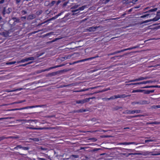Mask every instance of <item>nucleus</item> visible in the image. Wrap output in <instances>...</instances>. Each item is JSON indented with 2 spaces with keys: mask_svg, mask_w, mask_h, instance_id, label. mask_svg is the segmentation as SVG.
<instances>
[{
  "mask_svg": "<svg viewBox=\"0 0 160 160\" xmlns=\"http://www.w3.org/2000/svg\"><path fill=\"white\" fill-rule=\"evenodd\" d=\"M150 140H145V142H149V141H150Z\"/></svg>",
  "mask_w": 160,
  "mask_h": 160,
  "instance_id": "obj_64",
  "label": "nucleus"
},
{
  "mask_svg": "<svg viewBox=\"0 0 160 160\" xmlns=\"http://www.w3.org/2000/svg\"><path fill=\"white\" fill-rule=\"evenodd\" d=\"M135 113L134 110H131L130 112V114H133Z\"/></svg>",
  "mask_w": 160,
  "mask_h": 160,
  "instance_id": "obj_52",
  "label": "nucleus"
},
{
  "mask_svg": "<svg viewBox=\"0 0 160 160\" xmlns=\"http://www.w3.org/2000/svg\"><path fill=\"white\" fill-rule=\"evenodd\" d=\"M24 109V107L20 108H17L14 109H12V110H10V111H14V110H22Z\"/></svg>",
  "mask_w": 160,
  "mask_h": 160,
  "instance_id": "obj_25",
  "label": "nucleus"
},
{
  "mask_svg": "<svg viewBox=\"0 0 160 160\" xmlns=\"http://www.w3.org/2000/svg\"><path fill=\"white\" fill-rule=\"evenodd\" d=\"M63 12H61L60 13H59L58 14H57V15H56V16L57 17V18L61 16L62 13H63Z\"/></svg>",
  "mask_w": 160,
  "mask_h": 160,
  "instance_id": "obj_49",
  "label": "nucleus"
},
{
  "mask_svg": "<svg viewBox=\"0 0 160 160\" xmlns=\"http://www.w3.org/2000/svg\"><path fill=\"white\" fill-rule=\"evenodd\" d=\"M138 46H134L133 47H130L129 48L122 49L120 50L116 51L113 52L111 54V55H114V54H117L118 53H120V52H124V51H127L128 50H132L133 49H135V48H138Z\"/></svg>",
  "mask_w": 160,
  "mask_h": 160,
  "instance_id": "obj_4",
  "label": "nucleus"
},
{
  "mask_svg": "<svg viewBox=\"0 0 160 160\" xmlns=\"http://www.w3.org/2000/svg\"><path fill=\"white\" fill-rule=\"evenodd\" d=\"M38 160H46V159L42 158H38Z\"/></svg>",
  "mask_w": 160,
  "mask_h": 160,
  "instance_id": "obj_50",
  "label": "nucleus"
},
{
  "mask_svg": "<svg viewBox=\"0 0 160 160\" xmlns=\"http://www.w3.org/2000/svg\"><path fill=\"white\" fill-rule=\"evenodd\" d=\"M23 89L22 88H18L16 89H13L11 91V92H15L17 91H21Z\"/></svg>",
  "mask_w": 160,
  "mask_h": 160,
  "instance_id": "obj_24",
  "label": "nucleus"
},
{
  "mask_svg": "<svg viewBox=\"0 0 160 160\" xmlns=\"http://www.w3.org/2000/svg\"><path fill=\"white\" fill-rule=\"evenodd\" d=\"M139 82H136V83H132L129 84L130 85H139Z\"/></svg>",
  "mask_w": 160,
  "mask_h": 160,
  "instance_id": "obj_40",
  "label": "nucleus"
},
{
  "mask_svg": "<svg viewBox=\"0 0 160 160\" xmlns=\"http://www.w3.org/2000/svg\"><path fill=\"white\" fill-rule=\"evenodd\" d=\"M157 10V8H155L153 9H150V10L148 11L149 12H153L156 11Z\"/></svg>",
  "mask_w": 160,
  "mask_h": 160,
  "instance_id": "obj_32",
  "label": "nucleus"
},
{
  "mask_svg": "<svg viewBox=\"0 0 160 160\" xmlns=\"http://www.w3.org/2000/svg\"><path fill=\"white\" fill-rule=\"evenodd\" d=\"M27 65H28V64L26 63V64H22V65H20V66H22V67H25Z\"/></svg>",
  "mask_w": 160,
  "mask_h": 160,
  "instance_id": "obj_53",
  "label": "nucleus"
},
{
  "mask_svg": "<svg viewBox=\"0 0 160 160\" xmlns=\"http://www.w3.org/2000/svg\"><path fill=\"white\" fill-rule=\"evenodd\" d=\"M56 3V2L55 1H52L51 3L50 4V6H52L55 3Z\"/></svg>",
  "mask_w": 160,
  "mask_h": 160,
  "instance_id": "obj_35",
  "label": "nucleus"
},
{
  "mask_svg": "<svg viewBox=\"0 0 160 160\" xmlns=\"http://www.w3.org/2000/svg\"><path fill=\"white\" fill-rule=\"evenodd\" d=\"M44 105H35V106H27L24 107V109H28L29 108H42V107Z\"/></svg>",
  "mask_w": 160,
  "mask_h": 160,
  "instance_id": "obj_7",
  "label": "nucleus"
},
{
  "mask_svg": "<svg viewBox=\"0 0 160 160\" xmlns=\"http://www.w3.org/2000/svg\"><path fill=\"white\" fill-rule=\"evenodd\" d=\"M21 13L23 15H24L26 14H27V12L25 11V10H22V11H21Z\"/></svg>",
  "mask_w": 160,
  "mask_h": 160,
  "instance_id": "obj_39",
  "label": "nucleus"
},
{
  "mask_svg": "<svg viewBox=\"0 0 160 160\" xmlns=\"http://www.w3.org/2000/svg\"><path fill=\"white\" fill-rule=\"evenodd\" d=\"M133 9H134V8H131L128 10H127L126 12H124V13L121 15V18H122V17H124V16H125L126 14H128L131 12H132Z\"/></svg>",
  "mask_w": 160,
  "mask_h": 160,
  "instance_id": "obj_8",
  "label": "nucleus"
},
{
  "mask_svg": "<svg viewBox=\"0 0 160 160\" xmlns=\"http://www.w3.org/2000/svg\"><path fill=\"white\" fill-rule=\"evenodd\" d=\"M135 113H138L141 112V110H134Z\"/></svg>",
  "mask_w": 160,
  "mask_h": 160,
  "instance_id": "obj_42",
  "label": "nucleus"
},
{
  "mask_svg": "<svg viewBox=\"0 0 160 160\" xmlns=\"http://www.w3.org/2000/svg\"><path fill=\"white\" fill-rule=\"evenodd\" d=\"M5 0H1L0 1V4H2L5 1Z\"/></svg>",
  "mask_w": 160,
  "mask_h": 160,
  "instance_id": "obj_54",
  "label": "nucleus"
},
{
  "mask_svg": "<svg viewBox=\"0 0 160 160\" xmlns=\"http://www.w3.org/2000/svg\"><path fill=\"white\" fill-rule=\"evenodd\" d=\"M86 111V110L85 109H80L79 110H77L75 112H85Z\"/></svg>",
  "mask_w": 160,
  "mask_h": 160,
  "instance_id": "obj_21",
  "label": "nucleus"
},
{
  "mask_svg": "<svg viewBox=\"0 0 160 160\" xmlns=\"http://www.w3.org/2000/svg\"><path fill=\"white\" fill-rule=\"evenodd\" d=\"M148 78V77H140L138 78H136L137 81H140L141 80H144L147 79Z\"/></svg>",
  "mask_w": 160,
  "mask_h": 160,
  "instance_id": "obj_15",
  "label": "nucleus"
},
{
  "mask_svg": "<svg viewBox=\"0 0 160 160\" xmlns=\"http://www.w3.org/2000/svg\"><path fill=\"white\" fill-rule=\"evenodd\" d=\"M142 90V92H143L144 94H150V90Z\"/></svg>",
  "mask_w": 160,
  "mask_h": 160,
  "instance_id": "obj_20",
  "label": "nucleus"
},
{
  "mask_svg": "<svg viewBox=\"0 0 160 160\" xmlns=\"http://www.w3.org/2000/svg\"><path fill=\"white\" fill-rule=\"evenodd\" d=\"M24 101H20L19 102H14V103H17V104L20 103H22V102H24Z\"/></svg>",
  "mask_w": 160,
  "mask_h": 160,
  "instance_id": "obj_45",
  "label": "nucleus"
},
{
  "mask_svg": "<svg viewBox=\"0 0 160 160\" xmlns=\"http://www.w3.org/2000/svg\"><path fill=\"white\" fill-rule=\"evenodd\" d=\"M118 98H124L127 97V96L125 94H122V95H118Z\"/></svg>",
  "mask_w": 160,
  "mask_h": 160,
  "instance_id": "obj_19",
  "label": "nucleus"
},
{
  "mask_svg": "<svg viewBox=\"0 0 160 160\" xmlns=\"http://www.w3.org/2000/svg\"><path fill=\"white\" fill-rule=\"evenodd\" d=\"M95 57H92L88 58H85L83 59H82L79 60H78L76 61L73 62H70L69 63V64L70 65H73L76 63H78L80 62H84L87 61H88L89 60H91L92 59H93L95 58Z\"/></svg>",
  "mask_w": 160,
  "mask_h": 160,
  "instance_id": "obj_5",
  "label": "nucleus"
},
{
  "mask_svg": "<svg viewBox=\"0 0 160 160\" xmlns=\"http://www.w3.org/2000/svg\"><path fill=\"white\" fill-rule=\"evenodd\" d=\"M68 2H69V1H67V2H64L63 4V7H65L67 5V4H68Z\"/></svg>",
  "mask_w": 160,
  "mask_h": 160,
  "instance_id": "obj_41",
  "label": "nucleus"
},
{
  "mask_svg": "<svg viewBox=\"0 0 160 160\" xmlns=\"http://www.w3.org/2000/svg\"><path fill=\"white\" fill-rule=\"evenodd\" d=\"M64 64H61V65H56V66H55L54 67H50L49 68V70H51V69H52L53 68H57L60 67L64 66Z\"/></svg>",
  "mask_w": 160,
  "mask_h": 160,
  "instance_id": "obj_16",
  "label": "nucleus"
},
{
  "mask_svg": "<svg viewBox=\"0 0 160 160\" xmlns=\"http://www.w3.org/2000/svg\"><path fill=\"white\" fill-rule=\"evenodd\" d=\"M157 14L156 17L152 19H151L149 20H147L143 22V23H147L150 21H156L159 20L160 18V11H158L157 12Z\"/></svg>",
  "mask_w": 160,
  "mask_h": 160,
  "instance_id": "obj_1",
  "label": "nucleus"
},
{
  "mask_svg": "<svg viewBox=\"0 0 160 160\" xmlns=\"http://www.w3.org/2000/svg\"><path fill=\"white\" fill-rule=\"evenodd\" d=\"M25 120L24 119H18L16 120V121L18 122H21L22 121H25Z\"/></svg>",
  "mask_w": 160,
  "mask_h": 160,
  "instance_id": "obj_46",
  "label": "nucleus"
},
{
  "mask_svg": "<svg viewBox=\"0 0 160 160\" xmlns=\"http://www.w3.org/2000/svg\"><path fill=\"white\" fill-rule=\"evenodd\" d=\"M79 6H80V5L75 4V5L72 6L71 8V9H76V8H78Z\"/></svg>",
  "mask_w": 160,
  "mask_h": 160,
  "instance_id": "obj_26",
  "label": "nucleus"
},
{
  "mask_svg": "<svg viewBox=\"0 0 160 160\" xmlns=\"http://www.w3.org/2000/svg\"><path fill=\"white\" fill-rule=\"evenodd\" d=\"M152 82V81L151 80H148L147 81H144L142 82H139L140 84H146L147 83H151Z\"/></svg>",
  "mask_w": 160,
  "mask_h": 160,
  "instance_id": "obj_17",
  "label": "nucleus"
},
{
  "mask_svg": "<svg viewBox=\"0 0 160 160\" xmlns=\"http://www.w3.org/2000/svg\"><path fill=\"white\" fill-rule=\"evenodd\" d=\"M34 60V58L33 57H30L28 58H25L24 59H23L21 60L18 61L17 62L18 63H23L29 60Z\"/></svg>",
  "mask_w": 160,
  "mask_h": 160,
  "instance_id": "obj_6",
  "label": "nucleus"
},
{
  "mask_svg": "<svg viewBox=\"0 0 160 160\" xmlns=\"http://www.w3.org/2000/svg\"><path fill=\"white\" fill-rule=\"evenodd\" d=\"M13 19H15L16 21L17 22H19V19L18 18H13Z\"/></svg>",
  "mask_w": 160,
  "mask_h": 160,
  "instance_id": "obj_43",
  "label": "nucleus"
},
{
  "mask_svg": "<svg viewBox=\"0 0 160 160\" xmlns=\"http://www.w3.org/2000/svg\"><path fill=\"white\" fill-rule=\"evenodd\" d=\"M2 14L3 15H5L6 14L5 10V9H4L3 10V11H2Z\"/></svg>",
  "mask_w": 160,
  "mask_h": 160,
  "instance_id": "obj_58",
  "label": "nucleus"
},
{
  "mask_svg": "<svg viewBox=\"0 0 160 160\" xmlns=\"http://www.w3.org/2000/svg\"><path fill=\"white\" fill-rule=\"evenodd\" d=\"M26 128L28 129H32V130H37L38 129V128H33L32 127L30 126H27L26 127Z\"/></svg>",
  "mask_w": 160,
  "mask_h": 160,
  "instance_id": "obj_23",
  "label": "nucleus"
},
{
  "mask_svg": "<svg viewBox=\"0 0 160 160\" xmlns=\"http://www.w3.org/2000/svg\"><path fill=\"white\" fill-rule=\"evenodd\" d=\"M142 89H136V90H133L132 91V93H135V92H142Z\"/></svg>",
  "mask_w": 160,
  "mask_h": 160,
  "instance_id": "obj_18",
  "label": "nucleus"
},
{
  "mask_svg": "<svg viewBox=\"0 0 160 160\" xmlns=\"http://www.w3.org/2000/svg\"><path fill=\"white\" fill-rule=\"evenodd\" d=\"M57 18V17L56 15L54 17H52V18H50L48 19V20L45 21V22H42V23H41V24H38V25H42V24H44V23H45L46 22H47L49 21H51L52 20H54V19H56Z\"/></svg>",
  "mask_w": 160,
  "mask_h": 160,
  "instance_id": "obj_9",
  "label": "nucleus"
},
{
  "mask_svg": "<svg viewBox=\"0 0 160 160\" xmlns=\"http://www.w3.org/2000/svg\"><path fill=\"white\" fill-rule=\"evenodd\" d=\"M154 88H160V86L158 85H154Z\"/></svg>",
  "mask_w": 160,
  "mask_h": 160,
  "instance_id": "obj_55",
  "label": "nucleus"
},
{
  "mask_svg": "<svg viewBox=\"0 0 160 160\" xmlns=\"http://www.w3.org/2000/svg\"><path fill=\"white\" fill-rule=\"evenodd\" d=\"M11 11H12V9L11 8H8V9L6 13L8 14H9L11 12Z\"/></svg>",
  "mask_w": 160,
  "mask_h": 160,
  "instance_id": "obj_33",
  "label": "nucleus"
},
{
  "mask_svg": "<svg viewBox=\"0 0 160 160\" xmlns=\"http://www.w3.org/2000/svg\"><path fill=\"white\" fill-rule=\"evenodd\" d=\"M154 88V85L148 86L141 88Z\"/></svg>",
  "mask_w": 160,
  "mask_h": 160,
  "instance_id": "obj_22",
  "label": "nucleus"
},
{
  "mask_svg": "<svg viewBox=\"0 0 160 160\" xmlns=\"http://www.w3.org/2000/svg\"><path fill=\"white\" fill-rule=\"evenodd\" d=\"M22 149L24 150H28L29 149V148L28 147H22Z\"/></svg>",
  "mask_w": 160,
  "mask_h": 160,
  "instance_id": "obj_38",
  "label": "nucleus"
},
{
  "mask_svg": "<svg viewBox=\"0 0 160 160\" xmlns=\"http://www.w3.org/2000/svg\"><path fill=\"white\" fill-rule=\"evenodd\" d=\"M139 7H140L139 6H137V7H134V9L138 8H139Z\"/></svg>",
  "mask_w": 160,
  "mask_h": 160,
  "instance_id": "obj_63",
  "label": "nucleus"
},
{
  "mask_svg": "<svg viewBox=\"0 0 160 160\" xmlns=\"http://www.w3.org/2000/svg\"><path fill=\"white\" fill-rule=\"evenodd\" d=\"M133 143V142H124L122 143V144L125 145H129L130 144H132Z\"/></svg>",
  "mask_w": 160,
  "mask_h": 160,
  "instance_id": "obj_28",
  "label": "nucleus"
},
{
  "mask_svg": "<svg viewBox=\"0 0 160 160\" xmlns=\"http://www.w3.org/2000/svg\"><path fill=\"white\" fill-rule=\"evenodd\" d=\"M71 57V55H66L64 57L61 58V60L64 61L68 59H70Z\"/></svg>",
  "mask_w": 160,
  "mask_h": 160,
  "instance_id": "obj_10",
  "label": "nucleus"
},
{
  "mask_svg": "<svg viewBox=\"0 0 160 160\" xmlns=\"http://www.w3.org/2000/svg\"><path fill=\"white\" fill-rule=\"evenodd\" d=\"M149 15V14H144V15H142L140 17V18H143L145 17H147Z\"/></svg>",
  "mask_w": 160,
  "mask_h": 160,
  "instance_id": "obj_34",
  "label": "nucleus"
},
{
  "mask_svg": "<svg viewBox=\"0 0 160 160\" xmlns=\"http://www.w3.org/2000/svg\"><path fill=\"white\" fill-rule=\"evenodd\" d=\"M138 1V0H132V2L133 3H135L137 2Z\"/></svg>",
  "mask_w": 160,
  "mask_h": 160,
  "instance_id": "obj_60",
  "label": "nucleus"
},
{
  "mask_svg": "<svg viewBox=\"0 0 160 160\" xmlns=\"http://www.w3.org/2000/svg\"><path fill=\"white\" fill-rule=\"evenodd\" d=\"M87 102V101L86 98L83 100H78L76 101V103L78 104H83Z\"/></svg>",
  "mask_w": 160,
  "mask_h": 160,
  "instance_id": "obj_11",
  "label": "nucleus"
},
{
  "mask_svg": "<svg viewBox=\"0 0 160 160\" xmlns=\"http://www.w3.org/2000/svg\"><path fill=\"white\" fill-rule=\"evenodd\" d=\"M36 18L35 15L34 14L30 15L28 16L27 17V19L28 20H31Z\"/></svg>",
  "mask_w": 160,
  "mask_h": 160,
  "instance_id": "obj_13",
  "label": "nucleus"
},
{
  "mask_svg": "<svg viewBox=\"0 0 160 160\" xmlns=\"http://www.w3.org/2000/svg\"><path fill=\"white\" fill-rule=\"evenodd\" d=\"M26 18V16H23V17H21V19L22 20H25Z\"/></svg>",
  "mask_w": 160,
  "mask_h": 160,
  "instance_id": "obj_47",
  "label": "nucleus"
},
{
  "mask_svg": "<svg viewBox=\"0 0 160 160\" xmlns=\"http://www.w3.org/2000/svg\"><path fill=\"white\" fill-rule=\"evenodd\" d=\"M97 28V27H92L89 28L88 30L89 32L95 31Z\"/></svg>",
  "mask_w": 160,
  "mask_h": 160,
  "instance_id": "obj_14",
  "label": "nucleus"
},
{
  "mask_svg": "<svg viewBox=\"0 0 160 160\" xmlns=\"http://www.w3.org/2000/svg\"><path fill=\"white\" fill-rule=\"evenodd\" d=\"M22 148V146L21 145H18L16 147L14 148L15 149H17L18 148Z\"/></svg>",
  "mask_w": 160,
  "mask_h": 160,
  "instance_id": "obj_37",
  "label": "nucleus"
},
{
  "mask_svg": "<svg viewBox=\"0 0 160 160\" xmlns=\"http://www.w3.org/2000/svg\"><path fill=\"white\" fill-rule=\"evenodd\" d=\"M4 138H5L3 137H0V141L1 140H2L4 139Z\"/></svg>",
  "mask_w": 160,
  "mask_h": 160,
  "instance_id": "obj_57",
  "label": "nucleus"
},
{
  "mask_svg": "<svg viewBox=\"0 0 160 160\" xmlns=\"http://www.w3.org/2000/svg\"><path fill=\"white\" fill-rule=\"evenodd\" d=\"M154 92V90H150V93H153V92Z\"/></svg>",
  "mask_w": 160,
  "mask_h": 160,
  "instance_id": "obj_59",
  "label": "nucleus"
},
{
  "mask_svg": "<svg viewBox=\"0 0 160 160\" xmlns=\"http://www.w3.org/2000/svg\"><path fill=\"white\" fill-rule=\"evenodd\" d=\"M152 155L153 156L160 155V153H157L156 152H153L152 154Z\"/></svg>",
  "mask_w": 160,
  "mask_h": 160,
  "instance_id": "obj_36",
  "label": "nucleus"
},
{
  "mask_svg": "<svg viewBox=\"0 0 160 160\" xmlns=\"http://www.w3.org/2000/svg\"><path fill=\"white\" fill-rule=\"evenodd\" d=\"M95 98V97H91V98H86V100H87V102H88L90 100V99H94V98Z\"/></svg>",
  "mask_w": 160,
  "mask_h": 160,
  "instance_id": "obj_29",
  "label": "nucleus"
},
{
  "mask_svg": "<svg viewBox=\"0 0 160 160\" xmlns=\"http://www.w3.org/2000/svg\"><path fill=\"white\" fill-rule=\"evenodd\" d=\"M138 46H134L133 47H130L129 48L122 49L120 50L116 51L113 52L111 54V55H114V54H117L118 53H120V52H124V51H127L128 50H132L133 49H135V48H138Z\"/></svg>",
  "mask_w": 160,
  "mask_h": 160,
  "instance_id": "obj_3",
  "label": "nucleus"
},
{
  "mask_svg": "<svg viewBox=\"0 0 160 160\" xmlns=\"http://www.w3.org/2000/svg\"><path fill=\"white\" fill-rule=\"evenodd\" d=\"M140 116L139 115H136V116H132L131 117L132 118L138 117H139Z\"/></svg>",
  "mask_w": 160,
  "mask_h": 160,
  "instance_id": "obj_56",
  "label": "nucleus"
},
{
  "mask_svg": "<svg viewBox=\"0 0 160 160\" xmlns=\"http://www.w3.org/2000/svg\"><path fill=\"white\" fill-rule=\"evenodd\" d=\"M61 2V1L60 0H58V1L57 2H56V5H58Z\"/></svg>",
  "mask_w": 160,
  "mask_h": 160,
  "instance_id": "obj_48",
  "label": "nucleus"
},
{
  "mask_svg": "<svg viewBox=\"0 0 160 160\" xmlns=\"http://www.w3.org/2000/svg\"><path fill=\"white\" fill-rule=\"evenodd\" d=\"M130 110H126L123 112V113L127 114H130Z\"/></svg>",
  "mask_w": 160,
  "mask_h": 160,
  "instance_id": "obj_30",
  "label": "nucleus"
},
{
  "mask_svg": "<svg viewBox=\"0 0 160 160\" xmlns=\"http://www.w3.org/2000/svg\"><path fill=\"white\" fill-rule=\"evenodd\" d=\"M118 57H119V56H115V57H113V58H114V59H115L116 58H118Z\"/></svg>",
  "mask_w": 160,
  "mask_h": 160,
  "instance_id": "obj_61",
  "label": "nucleus"
},
{
  "mask_svg": "<svg viewBox=\"0 0 160 160\" xmlns=\"http://www.w3.org/2000/svg\"><path fill=\"white\" fill-rule=\"evenodd\" d=\"M156 107L157 108H160V105H157V106H156Z\"/></svg>",
  "mask_w": 160,
  "mask_h": 160,
  "instance_id": "obj_62",
  "label": "nucleus"
},
{
  "mask_svg": "<svg viewBox=\"0 0 160 160\" xmlns=\"http://www.w3.org/2000/svg\"><path fill=\"white\" fill-rule=\"evenodd\" d=\"M21 0H15L16 4H18L21 2Z\"/></svg>",
  "mask_w": 160,
  "mask_h": 160,
  "instance_id": "obj_51",
  "label": "nucleus"
},
{
  "mask_svg": "<svg viewBox=\"0 0 160 160\" xmlns=\"http://www.w3.org/2000/svg\"><path fill=\"white\" fill-rule=\"evenodd\" d=\"M136 79H132V80H130L128 81V82H136Z\"/></svg>",
  "mask_w": 160,
  "mask_h": 160,
  "instance_id": "obj_44",
  "label": "nucleus"
},
{
  "mask_svg": "<svg viewBox=\"0 0 160 160\" xmlns=\"http://www.w3.org/2000/svg\"><path fill=\"white\" fill-rule=\"evenodd\" d=\"M86 5H83L81 7H79L78 9H75L74 10H72L71 11L72 12H73L72 14V15H75L76 14H78L79 13V12H76L77 11H80L83 10L85 8H87Z\"/></svg>",
  "mask_w": 160,
  "mask_h": 160,
  "instance_id": "obj_2",
  "label": "nucleus"
},
{
  "mask_svg": "<svg viewBox=\"0 0 160 160\" xmlns=\"http://www.w3.org/2000/svg\"><path fill=\"white\" fill-rule=\"evenodd\" d=\"M118 98V95H114L112 97H111L109 98V99H115Z\"/></svg>",
  "mask_w": 160,
  "mask_h": 160,
  "instance_id": "obj_27",
  "label": "nucleus"
},
{
  "mask_svg": "<svg viewBox=\"0 0 160 160\" xmlns=\"http://www.w3.org/2000/svg\"><path fill=\"white\" fill-rule=\"evenodd\" d=\"M146 103H147V101H145V100L141 101L139 102H132L133 104H146Z\"/></svg>",
  "mask_w": 160,
  "mask_h": 160,
  "instance_id": "obj_12",
  "label": "nucleus"
},
{
  "mask_svg": "<svg viewBox=\"0 0 160 160\" xmlns=\"http://www.w3.org/2000/svg\"><path fill=\"white\" fill-rule=\"evenodd\" d=\"M150 124H156V125H158V124H160V122H157V121H155L153 122H152L150 123Z\"/></svg>",
  "mask_w": 160,
  "mask_h": 160,
  "instance_id": "obj_31",
  "label": "nucleus"
}]
</instances>
